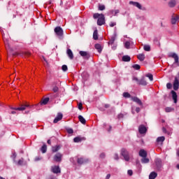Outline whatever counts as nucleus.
Instances as JSON below:
<instances>
[{
	"instance_id": "f257e3e1",
	"label": "nucleus",
	"mask_w": 179,
	"mask_h": 179,
	"mask_svg": "<svg viewBox=\"0 0 179 179\" xmlns=\"http://www.w3.org/2000/svg\"><path fill=\"white\" fill-rule=\"evenodd\" d=\"M54 31L58 38L60 40L64 38V29H62L61 27H56L54 29Z\"/></svg>"
},
{
	"instance_id": "f03ea898",
	"label": "nucleus",
	"mask_w": 179,
	"mask_h": 179,
	"mask_svg": "<svg viewBox=\"0 0 179 179\" xmlns=\"http://www.w3.org/2000/svg\"><path fill=\"white\" fill-rule=\"evenodd\" d=\"M97 24L98 26H103V24H106V18L104 17L103 14H101V17L98 18Z\"/></svg>"
},
{
	"instance_id": "7ed1b4c3",
	"label": "nucleus",
	"mask_w": 179,
	"mask_h": 179,
	"mask_svg": "<svg viewBox=\"0 0 179 179\" xmlns=\"http://www.w3.org/2000/svg\"><path fill=\"white\" fill-rule=\"evenodd\" d=\"M121 155L123 156L126 162H129V154L128 153V151L125 150V148L122 149Z\"/></svg>"
},
{
	"instance_id": "20e7f679",
	"label": "nucleus",
	"mask_w": 179,
	"mask_h": 179,
	"mask_svg": "<svg viewBox=\"0 0 179 179\" xmlns=\"http://www.w3.org/2000/svg\"><path fill=\"white\" fill-rule=\"evenodd\" d=\"M169 58H173L174 59V64H178L179 62V57H178V55H177V53H174V52H171L169 55Z\"/></svg>"
},
{
	"instance_id": "39448f33",
	"label": "nucleus",
	"mask_w": 179,
	"mask_h": 179,
	"mask_svg": "<svg viewBox=\"0 0 179 179\" xmlns=\"http://www.w3.org/2000/svg\"><path fill=\"white\" fill-rule=\"evenodd\" d=\"M147 131H148V128H146V127H145V125L141 124L138 127V132L141 135L143 134H146Z\"/></svg>"
},
{
	"instance_id": "423d86ee",
	"label": "nucleus",
	"mask_w": 179,
	"mask_h": 179,
	"mask_svg": "<svg viewBox=\"0 0 179 179\" xmlns=\"http://www.w3.org/2000/svg\"><path fill=\"white\" fill-rule=\"evenodd\" d=\"M55 162H59L62 161V154L57 152L53 157Z\"/></svg>"
},
{
	"instance_id": "0eeeda50",
	"label": "nucleus",
	"mask_w": 179,
	"mask_h": 179,
	"mask_svg": "<svg viewBox=\"0 0 179 179\" xmlns=\"http://www.w3.org/2000/svg\"><path fill=\"white\" fill-rule=\"evenodd\" d=\"M51 171L54 174H58L61 173V169L59 168V166H53L51 167Z\"/></svg>"
},
{
	"instance_id": "6e6552de",
	"label": "nucleus",
	"mask_w": 179,
	"mask_h": 179,
	"mask_svg": "<svg viewBox=\"0 0 179 179\" xmlns=\"http://www.w3.org/2000/svg\"><path fill=\"white\" fill-rule=\"evenodd\" d=\"M13 57H16L17 55H20V57H29L30 56V53L27 52H22L21 53H19V52H15L13 54Z\"/></svg>"
},
{
	"instance_id": "1a4fd4ad",
	"label": "nucleus",
	"mask_w": 179,
	"mask_h": 179,
	"mask_svg": "<svg viewBox=\"0 0 179 179\" xmlns=\"http://www.w3.org/2000/svg\"><path fill=\"white\" fill-rule=\"evenodd\" d=\"M64 117V115H62V113H58L57 117L53 120L54 124H57V122H59L61 120H62Z\"/></svg>"
},
{
	"instance_id": "9d476101",
	"label": "nucleus",
	"mask_w": 179,
	"mask_h": 179,
	"mask_svg": "<svg viewBox=\"0 0 179 179\" xmlns=\"http://www.w3.org/2000/svg\"><path fill=\"white\" fill-rule=\"evenodd\" d=\"M27 107H29V104L22 105L21 107H18V108H11V110L23 111V110H26V108H27Z\"/></svg>"
},
{
	"instance_id": "9b49d317",
	"label": "nucleus",
	"mask_w": 179,
	"mask_h": 179,
	"mask_svg": "<svg viewBox=\"0 0 179 179\" xmlns=\"http://www.w3.org/2000/svg\"><path fill=\"white\" fill-rule=\"evenodd\" d=\"M83 141H86V138L82 137L80 136H78L73 138V142H75L76 143H79V142H82Z\"/></svg>"
},
{
	"instance_id": "f8f14e48",
	"label": "nucleus",
	"mask_w": 179,
	"mask_h": 179,
	"mask_svg": "<svg viewBox=\"0 0 179 179\" xmlns=\"http://www.w3.org/2000/svg\"><path fill=\"white\" fill-rule=\"evenodd\" d=\"M178 20H179V15H176V14H173V15L172 16V19H171L172 24H176V23H177V22H178Z\"/></svg>"
},
{
	"instance_id": "ddd939ff",
	"label": "nucleus",
	"mask_w": 179,
	"mask_h": 179,
	"mask_svg": "<svg viewBox=\"0 0 179 179\" xmlns=\"http://www.w3.org/2000/svg\"><path fill=\"white\" fill-rule=\"evenodd\" d=\"M80 55H81V57H83L85 59H89V58H90V55L87 53V52L80 51Z\"/></svg>"
},
{
	"instance_id": "4468645a",
	"label": "nucleus",
	"mask_w": 179,
	"mask_h": 179,
	"mask_svg": "<svg viewBox=\"0 0 179 179\" xmlns=\"http://www.w3.org/2000/svg\"><path fill=\"white\" fill-rule=\"evenodd\" d=\"M131 100L132 101H134V103H136L137 104H138V106H143L142 101H141L139 98L136 96H131Z\"/></svg>"
},
{
	"instance_id": "2eb2a0df",
	"label": "nucleus",
	"mask_w": 179,
	"mask_h": 179,
	"mask_svg": "<svg viewBox=\"0 0 179 179\" xmlns=\"http://www.w3.org/2000/svg\"><path fill=\"white\" fill-rule=\"evenodd\" d=\"M155 164L157 166V169L160 170V169H162V159L157 158L155 159Z\"/></svg>"
},
{
	"instance_id": "dca6fc26",
	"label": "nucleus",
	"mask_w": 179,
	"mask_h": 179,
	"mask_svg": "<svg viewBox=\"0 0 179 179\" xmlns=\"http://www.w3.org/2000/svg\"><path fill=\"white\" fill-rule=\"evenodd\" d=\"M178 87H179L178 78H175V80L173 83V90H178Z\"/></svg>"
},
{
	"instance_id": "f3484780",
	"label": "nucleus",
	"mask_w": 179,
	"mask_h": 179,
	"mask_svg": "<svg viewBox=\"0 0 179 179\" xmlns=\"http://www.w3.org/2000/svg\"><path fill=\"white\" fill-rule=\"evenodd\" d=\"M134 45V43L131 41H127L124 43V47L127 49L129 50L131 48V46Z\"/></svg>"
},
{
	"instance_id": "a211bd4d",
	"label": "nucleus",
	"mask_w": 179,
	"mask_h": 179,
	"mask_svg": "<svg viewBox=\"0 0 179 179\" xmlns=\"http://www.w3.org/2000/svg\"><path fill=\"white\" fill-rule=\"evenodd\" d=\"M129 4H130V5H134V6H136V7L138 8V9H142V6L141 5V3H138V2L129 1Z\"/></svg>"
},
{
	"instance_id": "6ab92c4d",
	"label": "nucleus",
	"mask_w": 179,
	"mask_h": 179,
	"mask_svg": "<svg viewBox=\"0 0 179 179\" xmlns=\"http://www.w3.org/2000/svg\"><path fill=\"white\" fill-rule=\"evenodd\" d=\"M139 156L141 157H146L148 156V152L145 150H141L139 151Z\"/></svg>"
},
{
	"instance_id": "aec40b11",
	"label": "nucleus",
	"mask_w": 179,
	"mask_h": 179,
	"mask_svg": "<svg viewBox=\"0 0 179 179\" xmlns=\"http://www.w3.org/2000/svg\"><path fill=\"white\" fill-rule=\"evenodd\" d=\"M171 94H172V99L176 103H177V92L175 91H171Z\"/></svg>"
},
{
	"instance_id": "412c9836",
	"label": "nucleus",
	"mask_w": 179,
	"mask_h": 179,
	"mask_svg": "<svg viewBox=\"0 0 179 179\" xmlns=\"http://www.w3.org/2000/svg\"><path fill=\"white\" fill-rule=\"evenodd\" d=\"M138 85H141L142 86H146V85H148V82H146V80H145V78H142L141 80H139Z\"/></svg>"
},
{
	"instance_id": "4be33fe9",
	"label": "nucleus",
	"mask_w": 179,
	"mask_h": 179,
	"mask_svg": "<svg viewBox=\"0 0 179 179\" xmlns=\"http://www.w3.org/2000/svg\"><path fill=\"white\" fill-rule=\"evenodd\" d=\"M122 59L124 62H129V61H131V57L129 55H124L122 57Z\"/></svg>"
},
{
	"instance_id": "5701e85b",
	"label": "nucleus",
	"mask_w": 179,
	"mask_h": 179,
	"mask_svg": "<svg viewBox=\"0 0 179 179\" xmlns=\"http://www.w3.org/2000/svg\"><path fill=\"white\" fill-rule=\"evenodd\" d=\"M95 48L97 50L98 52H101L103 51V48L101 47V44L96 43L95 44Z\"/></svg>"
},
{
	"instance_id": "b1692460",
	"label": "nucleus",
	"mask_w": 179,
	"mask_h": 179,
	"mask_svg": "<svg viewBox=\"0 0 179 179\" xmlns=\"http://www.w3.org/2000/svg\"><path fill=\"white\" fill-rule=\"evenodd\" d=\"M50 101V98H45L41 100V106H45Z\"/></svg>"
},
{
	"instance_id": "393cba45",
	"label": "nucleus",
	"mask_w": 179,
	"mask_h": 179,
	"mask_svg": "<svg viewBox=\"0 0 179 179\" xmlns=\"http://www.w3.org/2000/svg\"><path fill=\"white\" fill-rule=\"evenodd\" d=\"M87 162V159H85L82 157L78 158V160H77V163L78 164H83V163H86Z\"/></svg>"
},
{
	"instance_id": "a878e982",
	"label": "nucleus",
	"mask_w": 179,
	"mask_h": 179,
	"mask_svg": "<svg viewBox=\"0 0 179 179\" xmlns=\"http://www.w3.org/2000/svg\"><path fill=\"white\" fill-rule=\"evenodd\" d=\"M67 55L70 58V59H73V53L71 49L67 50Z\"/></svg>"
},
{
	"instance_id": "bb28decb",
	"label": "nucleus",
	"mask_w": 179,
	"mask_h": 179,
	"mask_svg": "<svg viewBox=\"0 0 179 179\" xmlns=\"http://www.w3.org/2000/svg\"><path fill=\"white\" fill-rule=\"evenodd\" d=\"M93 38L94 40H99V33L97 29H95L93 33Z\"/></svg>"
},
{
	"instance_id": "cd10ccee",
	"label": "nucleus",
	"mask_w": 179,
	"mask_h": 179,
	"mask_svg": "<svg viewBox=\"0 0 179 179\" xmlns=\"http://www.w3.org/2000/svg\"><path fill=\"white\" fill-rule=\"evenodd\" d=\"M78 120L81 124H83L84 125L86 124V120L83 118V116L78 115Z\"/></svg>"
},
{
	"instance_id": "c85d7f7f",
	"label": "nucleus",
	"mask_w": 179,
	"mask_h": 179,
	"mask_svg": "<svg viewBox=\"0 0 179 179\" xmlns=\"http://www.w3.org/2000/svg\"><path fill=\"white\" fill-rule=\"evenodd\" d=\"M59 149H61V146L56 145V146L52 147V151L53 152V153H55V152H58V150H59Z\"/></svg>"
},
{
	"instance_id": "c756f323",
	"label": "nucleus",
	"mask_w": 179,
	"mask_h": 179,
	"mask_svg": "<svg viewBox=\"0 0 179 179\" xmlns=\"http://www.w3.org/2000/svg\"><path fill=\"white\" fill-rule=\"evenodd\" d=\"M166 138H164V136H160V137H158L157 138V142L158 143H163V142H164V140H165Z\"/></svg>"
},
{
	"instance_id": "7c9ffc66",
	"label": "nucleus",
	"mask_w": 179,
	"mask_h": 179,
	"mask_svg": "<svg viewBox=\"0 0 179 179\" xmlns=\"http://www.w3.org/2000/svg\"><path fill=\"white\" fill-rule=\"evenodd\" d=\"M157 177V173L156 172H152L149 176V179H155Z\"/></svg>"
},
{
	"instance_id": "2f4dec72",
	"label": "nucleus",
	"mask_w": 179,
	"mask_h": 179,
	"mask_svg": "<svg viewBox=\"0 0 179 179\" xmlns=\"http://www.w3.org/2000/svg\"><path fill=\"white\" fill-rule=\"evenodd\" d=\"M114 41H115V36H112L109 40L108 44L113 45L114 44Z\"/></svg>"
},
{
	"instance_id": "473e14b6",
	"label": "nucleus",
	"mask_w": 179,
	"mask_h": 179,
	"mask_svg": "<svg viewBox=\"0 0 179 179\" xmlns=\"http://www.w3.org/2000/svg\"><path fill=\"white\" fill-rule=\"evenodd\" d=\"M138 59H139V61H144L145 60V54H139L137 56Z\"/></svg>"
},
{
	"instance_id": "72a5a7b5",
	"label": "nucleus",
	"mask_w": 179,
	"mask_h": 179,
	"mask_svg": "<svg viewBox=\"0 0 179 179\" xmlns=\"http://www.w3.org/2000/svg\"><path fill=\"white\" fill-rule=\"evenodd\" d=\"M169 6H170V8H174V6H176V0H171L169 1Z\"/></svg>"
},
{
	"instance_id": "f704fd0d",
	"label": "nucleus",
	"mask_w": 179,
	"mask_h": 179,
	"mask_svg": "<svg viewBox=\"0 0 179 179\" xmlns=\"http://www.w3.org/2000/svg\"><path fill=\"white\" fill-rule=\"evenodd\" d=\"M42 153H45L47 152V145L45 144H44L41 149Z\"/></svg>"
},
{
	"instance_id": "c9c22d12",
	"label": "nucleus",
	"mask_w": 179,
	"mask_h": 179,
	"mask_svg": "<svg viewBox=\"0 0 179 179\" xmlns=\"http://www.w3.org/2000/svg\"><path fill=\"white\" fill-rule=\"evenodd\" d=\"M123 97H125V99H130V97L131 98L132 96H131V94L128 92H124Z\"/></svg>"
},
{
	"instance_id": "e433bc0d",
	"label": "nucleus",
	"mask_w": 179,
	"mask_h": 179,
	"mask_svg": "<svg viewBox=\"0 0 179 179\" xmlns=\"http://www.w3.org/2000/svg\"><path fill=\"white\" fill-rule=\"evenodd\" d=\"M145 76L148 78L151 82L153 80V75L152 73H147Z\"/></svg>"
},
{
	"instance_id": "4c0bfd02",
	"label": "nucleus",
	"mask_w": 179,
	"mask_h": 179,
	"mask_svg": "<svg viewBox=\"0 0 179 179\" xmlns=\"http://www.w3.org/2000/svg\"><path fill=\"white\" fill-rule=\"evenodd\" d=\"M166 113H171L172 111H174V108L167 107L165 108Z\"/></svg>"
},
{
	"instance_id": "58836bf2",
	"label": "nucleus",
	"mask_w": 179,
	"mask_h": 179,
	"mask_svg": "<svg viewBox=\"0 0 179 179\" xmlns=\"http://www.w3.org/2000/svg\"><path fill=\"white\" fill-rule=\"evenodd\" d=\"M133 68L136 71H139V69H141V66L139 64H134L133 65Z\"/></svg>"
},
{
	"instance_id": "ea45409f",
	"label": "nucleus",
	"mask_w": 179,
	"mask_h": 179,
	"mask_svg": "<svg viewBox=\"0 0 179 179\" xmlns=\"http://www.w3.org/2000/svg\"><path fill=\"white\" fill-rule=\"evenodd\" d=\"M145 51H150V45H145L143 47Z\"/></svg>"
},
{
	"instance_id": "a19ab883",
	"label": "nucleus",
	"mask_w": 179,
	"mask_h": 179,
	"mask_svg": "<svg viewBox=\"0 0 179 179\" xmlns=\"http://www.w3.org/2000/svg\"><path fill=\"white\" fill-rule=\"evenodd\" d=\"M101 17V14L99 13H94L93 15L94 19H99V17Z\"/></svg>"
},
{
	"instance_id": "79ce46f5",
	"label": "nucleus",
	"mask_w": 179,
	"mask_h": 179,
	"mask_svg": "<svg viewBox=\"0 0 179 179\" xmlns=\"http://www.w3.org/2000/svg\"><path fill=\"white\" fill-rule=\"evenodd\" d=\"M142 163H149V159L145 157H143L141 159Z\"/></svg>"
},
{
	"instance_id": "37998d69",
	"label": "nucleus",
	"mask_w": 179,
	"mask_h": 179,
	"mask_svg": "<svg viewBox=\"0 0 179 179\" xmlns=\"http://www.w3.org/2000/svg\"><path fill=\"white\" fill-rule=\"evenodd\" d=\"M104 9H106V6L104 5H99V10H104Z\"/></svg>"
},
{
	"instance_id": "c03bdc74",
	"label": "nucleus",
	"mask_w": 179,
	"mask_h": 179,
	"mask_svg": "<svg viewBox=\"0 0 179 179\" xmlns=\"http://www.w3.org/2000/svg\"><path fill=\"white\" fill-rule=\"evenodd\" d=\"M62 71H64V72H66V71H68V66L66 65H63L62 66Z\"/></svg>"
},
{
	"instance_id": "a18cd8bd",
	"label": "nucleus",
	"mask_w": 179,
	"mask_h": 179,
	"mask_svg": "<svg viewBox=\"0 0 179 179\" xmlns=\"http://www.w3.org/2000/svg\"><path fill=\"white\" fill-rule=\"evenodd\" d=\"M109 26L110 27H114V26H117V22H110Z\"/></svg>"
},
{
	"instance_id": "49530a36",
	"label": "nucleus",
	"mask_w": 179,
	"mask_h": 179,
	"mask_svg": "<svg viewBox=\"0 0 179 179\" xmlns=\"http://www.w3.org/2000/svg\"><path fill=\"white\" fill-rule=\"evenodd\" d=\"M66 131H67L68 134H73V129L69 128V129H66Z\"/></svg>"
},
{
	"instance_id": "de8ad7c7",
	"label": "nucleus",
	"mask_w": 179,
	"mask_h": 179,
	"mask_svg": "<svg viewBox=\"0 0 179 179\" xmlns=\"http://www.w3.org/2000/svg\"><path fill=\"white\" fill-rule=\"evenodd\" d=\"M166 87H167V89H171V87H173V85H171V83H168L166 84Z\"/></svg>"
},
{
	"instance_id": "09e8293b",
	"label": "nucleus",
	"mask_w": 179,
	"mask_h": 179,
	"mask_svg": "<svg viewBox=\"0 0 179 179\" xmlns=\"http://www.w3.org/2000/svg\"><path fill=\"white\" fill-rule=\"evenodd\" d=\"M18 166H22L23 164V159H20L17 162Z\"/></svg>"
},
{
	"instance_id": "8fccbe9b",
	"label": "nucleus",
	"mask_w": 179,
	"mask_h": 179,
	"mask_svg": "<svg viewBox=\"0 0 179 179\" xmlns=\"http://www.w3.org/2000/svg\"><path fill=\"white\" fill-rule=\"evenodd\" d=\"M133 80H135L136 82H137V85H138L139 83V79H138V78L136 77H133Z\"/></svg>"
},
{
	"instance_id": "3c124183",
	"label": "nucleus",
	"mask_w": 179,
	"mask_h": 179,
	"mask_svg": "<svg viewBox=\"0 0 179 179\" xmlns=\"http://www.w3.org/2000/svg\"><path fill=\"white\" fill-rule=\"evenodd\" d=\"M78 108H79L80 110H83V105H82V103H78Z\"/></svg>"
},
{
	"instance_id": "603ef678",
	"label": "nucleus",
	"mask_w": 179,
	"mask_h": 179,
	"mask_svg": "<svg viewBox=\"0 0 179 179\" xmlns=\"http://www.w3.org/2000/svg\"><path fill=\"white\" fill-rule=\"evenodd\" d=\"M127 174H128L129 176H132V174H134V172H132V170H129V171H127Z\"/></svg>"
},
{
	"instance_id": "864d4df0",
	"label": "nucleus",
	"mask_w": 179,
	"mask_h": 179,
	"mask_svg": "<svg viewBox=\"0 0 179 179\" xmlns=\"http://www.w3.org/2000/svg\"><path fill=\"white\" fill-rule=\"evenodd\" d=\"M53 92H54L55 93H57V92H58V87H53Z\"/></svg>"
},
{
	"instance_id": "5fc2aeb1",
	"label": "nucleus",
	"mask_w": 179,
	"mask_h": 179,
	"mask_svg": "<svg viewBox=\"0 0 179 179\" xmlns=\"http://www.w3.org/2000/svg\"><path fill=\"white\" fill-rule=\"evenodd\" d=\"M114 159H115V160H118L119 157L117 154H115Z\"/></svg>"
},
{
	"instance_id": "6e6d98bb",
	"label": "nucleus",
	"mask_w": 179,
	"mask_h": 179,
	"mask_svg": "<svg viewBox=\"0 0 179 179\" xmlns=\"http://www.w3.org/2000/svg\"><path fill=\"white\" fill-rule=\"evenodd\" d=\"M140 111H141V108L137 107V108H136V113H139Z\"/></svg>"
},
{
	"instance_id": "4d7b16f0",
	"label": "nucleus",
	"mask_w": 179,
	"mask_h": 179,
	"mask_svg": "<svg viewBox=\"0 0 179 179\" xmlns=\"http://www.w3.org/2000/svg\"><path fill=\"white\" fill-rule=\"evenodd\" d=\"M110 177H111V175L110 173H108L106 177V179H110Z\"/></svg>"
},
{
	"instance_id": "13d9d810",
	"label": "nucleus",
	"mask_w": 179,
	"mask_h": 179,
	"mask_svg": "<svg viewBox=\"0 0 179 179\" xmlns=\"http://www.w3.org/2000/svg\"><path fill=\"white\" fill-rule=\"evenodd\" d=\"M104 156H105L104 153H101V154L100 155V157H101V159H103V157H104Z\"/></svg>"
},
{
	"instance_id": "bf43d9fd",
	"label": "nucleus",
	"mask_w": 179,
	"mask_h": 179,
	"mask_svg": "<svg viewBox=\"0 0 179 179\" xmlns=\"http://www.w3.org/2000/svg\"><path fill=\"white\" fill-rule=\"evenodd\" d=\"M47 143H48V145H51V140H48Z\"/></svg>"
},
{
	"instance_id": "052dcab7",
	"label": "nucleus",
	"mask_w": 179,
	"mask_h": 179,
	"mask_svg": "<svg viewBox=\"0 0 179 179\" xmlns=\"http://www.w3.org/2000/svg\"><path fill=\"white\" fill-rule=\"evenodd\" d=\"M108 128H109V129H108V131H111V128H112L111 126H108Z\"/></svg>"
},
{
	"instance_id": "680f3d73",
	"label": "nucleus",
	"mask_w": 179,
	"mask_h": 179,
	"mask_svg": "<svg viewBox=\"0 0 179 179\" xmlns=\"http://www.w3.org/2000/svg\"><path fill=\"white\" fill-rule=\"evenodd\" d=\"M105 107H106V108H108V107H110V105L106 104V105H105Z\"/></svg>"
},
{
	"instance_id": "e2e57ef3",
	"label": "nucleus",
	"mask_w": 179,
	"mask_h": 179,
	"mask_svg": "<svg viewBox=\"0 0 179 179\" xmlns=\"http://www.w3.org/2000/svg\"><path fill=\"white\" fill-rule=\"evenodd\" d=\"M10 114H16V112H15V111H11V112H10Z\"/></svg>"
},
{
	"instance_id": "0e129e2a",
	"label": "nucleus",
	"mask_w": 179,
	"mask_h": 179,
	"mask_svg": "<svg viewBox=\"0 0 179 179\" xmlns=\"http://www.w3.org/2000/svg\"><path fill=\"white\" fill-rule=\"evenodd\" d=\"M177 155H178V156L179 157V149L177 150Z\"/></svg>"
},
{
	"instance_id": "69168bd1",
	"label": "nucleus",
	"mask_w": 179,
	"mask_h": 179,
	"mask_svg": "<svg viewBox=\"0 0 179 179\" xmlns=\"http://www.w3.org/2000/svg\"><path fill=\"white\" fill-rule=\"evenodd\" d=\"M50 179H57L55 177H51Z\"/></svg>"
},
{
	"instance_id": "338daca9",
	"label": "nucleus",
	"mask_w": 179,
	"mask_h": 179,
	"mask_svg": "<svg viewBox=\"0 0 179 179\" xmlns=\"http://www.w3.org/2000/svg\"><path fill=\"white\" fill-rule=\"evenodd\" d=\"M164 132H166V128L163 127Z\"/></svg>"
},
{
	"instance_id": "774afa93",
	"label": "nucleus",
	"mask_w": 179,
	"mask_h": 179,
	"mask_svg": "<svg viewBox=\"0 0 179 179\" xmlns=\"http://www.w3.org/2000/svg\"><path fill=\"white\" fill-rule=\"evenodd\" d=\"M177 169L179 170V164L177 165Z\"/></svg>"
}]
</instances>
